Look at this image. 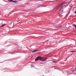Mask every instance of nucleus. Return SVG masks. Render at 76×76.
Here are the masks:
<instances>
[{"label":"nucleus","instance_id":"f257e3e1","mask_svg":"<svg viewBox=\"0 0 76 76\" xmlns=\"http://www.w3.org/2000/svg\"><path fill=\"white\" fill-rule=\"evenodd\" d=\"M42 57L40 56H39L37 58L35 59V61H38V60L41 61V58Z\"/></svg>","mask_w":76,"mask_h":76},{"label":"nucleus","instance_id":"f03ea898","mask_svg":"<svg viewBox=\"0 0 76 76\" xmlns=\"http://www.w3.org/2000/svg\"><path fill=\"white\" fill-rule=\"evenodd\" d=\"M46 60H47V58H42V57L41 61H45Z\"/></svg>","mask_w":76,"mask_h":76},{"label":"nucleus","instance_id":"7ed1b4c3","mask_svg":"<svg viewBox=\"0 0 76 76\" xmlns=\"http://www.w3.org/2000/svg\"><path fill=\"white\" fill-rule=\"evenodd\" d=\"M9 1H10V2L12 1V2H14V3H16V2H17V1H14L12 0H10Z\"/></svg>","mask_w":76,"mask_h":76},{"label":"nucleus","instance_id":"20e7f679","mask_svg":"<svg viewBox=\"0 0 76 76\" xmlns=\"http://www.w3.org/2000/svg\"><path fill=\"white\" fill-rule=\"evenodd\" d=\"M64 6H65V5H64L63 4H62L61 5H60V6H61V9H62V7Z\"/></svg>","mask_w":76,"mask_h":76},{"label":"nucleus","instance_id":"39448f33","mask_svg":"<svg viewBox=\"0 0 76 76\" xmlns=\"http://www.w3.org/2000/svg\"><path fill=\"white\" fill-rule=\"evenodd\" d=\"M37 51H38V50H35L33 51L32 52V53H34V52H36Z\"/></svg>","mask_w":76,"mask_h":76},{"label":"nucleus","instance_id":"423d86ee","mask_svg":"<svg viewBox=\"0 0 76 76\" xmlns=\"http://www.w3.org/2000/svg\"><path fill=\"white\" fill-rule=\"evenodd\" d=\"M69 53H74V52H75V51H70L69 52Z\"/></svg>","mask_w":76,"mask_h":76},{"label":"nucleus","instance_id":"0eeeda50","mask_svg":"<svg viewBox=\"0 0 76 76\" xmlns=\"http://www.w3.org/2000/svg\"><path fill=\"white\" fill-rule=\"evenodd\" d=\"M5 25H6L5 24H3L2 26H1V27H2V26H5Z\"/></svg>","mask_w":76,"mask_h":76},{"label":"nucleus","instance_id":"6e6552de","mask_svg":"<svg viewBox=\"0 0 76 76\" xmlns=\"http://www.w3.org/2000/svg\"><path fill=\"white\" fill-rule=\"evenodd\" d=\"M21 0H19V1H21Z\"/></svg>","mask_w":76,"mask_h":76},{"label":"nucleus","instance_id":"1a4fd4ad","mask_svg":"<svg viewBox=\"0 0 76 76\" xmlns=\"http://www.w3.org/2000/svg\"><path fill=\"white\" fill-rule=\"evenodd\" d=\"M53 63H55V61H53Z\"/></svg>","mask_w":76,"mask_h":76},{"label":"nucleus","instance_id":"9d476101","mask_svg":"<svg viewBox=\"0 0 76 76\" xmlns=\"http://www.w3.org/2000/svg\"><path fill=\"white\" fill-rule=\"evenodd\" d=\"M75 13L76 14V11L75 12Z\"/></svg>","mask_w":76,"mask_h":76},{"label":"nucleus","instance_id":"9b49d317","mask_svg":"<svg viewBox=\"0 0 76 76\" xmlns=\"http://www.w3.org/2000/svg\"><path fill=\"white\" fill-rule=\"evenodd\" d=\"M75 70H76V68H75Z\"/></svg>","mask_w":76,"mask_h":76},{"label":"nucleus","instance_id":"f8f14e48","mask_svg":"<svg viewBox=\"0 0 76 76\" xmlns=\"http://www.w3.org/2000/svg\"><path fill=\"white\" fill-rule=\"evenodd\" d=\"M75 71H76V70H75Z\"/></svg>","mask_w":76,"mask_h":76}]
</instances>
